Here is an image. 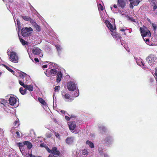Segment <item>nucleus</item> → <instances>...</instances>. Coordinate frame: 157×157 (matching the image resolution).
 Wrapping results in <instances>:
<instances>
[{"label": "nucleus", "instance_id": "nucleus-5", "mask_svg": "<svg viewBox=\"0 0 157 157\" xmlns=\"http://www.w3.org/2000/svg\"><path fill=\"white\" fill-rule=\"evenodd\" d=\"M9 104L10 105L14 106L15 107H17L18 105V101L15 97L12 96H10L9 100Z\"/></svg>", "mask_w": 157, "mask_h": 157}, {"label": "nucleus", "instance_id": "nucleus-50", "mask_svg": "<svg viewBox=\"0 0 157 157\" xmlns=\"http://www.w3.org/2000/svg\"><path fill=\"white\" fill-rule=\"evenodd\" d=\"M133 5H133L131 3V2H130V7L132 9L133 8Z\"/></svg>", "mask_w": 157, "mask_h": 157}, {"label": "nucleus", "instance_id": "nucleus-28", "mask_svg": "<svg viewBox=\"0 0 157 157\" xmlns=\"http://www.w3.org/2000/svg\"><path fill=\"white\" fill-rule=\"evenodd\" d=\"M19 91L22 94H24L26 93V90H24L22 87H21L19 89Z\"/></svg>", "mask_w": 157, "mask_h": 157}, {"label": "nucleus", "instance_id": "nucleus-49", "mask_svg": "<svg viewBox=\"0 0 157 157\" xmlns=\"http://www.w3.org/2000/svg\"><path fill=\"white\" fill-rule=\"evenodd\" d=\"M149 39H146L145 41L146 43L148 44V42H149Z\"/></svg>", "mask_w": 157, "mask_h": 157}, {"label": "nucleus", "instance_id": "nucleus-25", "mask_svg": "<svg viewBox=\"0 0 157 157\" xmlns=\"http://www.w3.org/2000/svg\"><path fill=\"white\" fill-rule=\"evenodd\" d=\"M22 18L25 20L28 21H29L30 22L32 21V19L30 17L26 16H22Z\"/></svg>", "mask_w": 157, "mask_h": 157}, {"label": "nucleus", "instance_id": "nucleus-23", "mask_svg": "<svg viewBox=\"0 0 157 157\" xmlns=\"http://www.w3.org/2000/svg\"><path fill=\"white\" fill-rule=\"evenodd\" d=\"M129 1L134 6L137 5L140 2V0H129Z\"/></svg>", "mask_w": 157, "mask_h": 157}, {"label": "nucleus", "instance_id": "nucleus-22", "mask_svg": "<svg viewBox=\"0 0 157 157\" xmlns=\"http://www.w3.org/2000/svg\"><path fill=\"white\" fill-rule=\"evenodd\" d=\"M24 88L26 90H28L30 91H32L33 89V86L32 85H26V86H25Z\"/></svg>", "mask_w": 157, "mask_h": 157}, {"label": "nucleus", "instance_id": "nucleus-47", "mask_svg": "<svg viewBox=\"0 0 157 157\" xmlns=\"http://www.w3.org/2000/svg\"><path fill=\"white\" fill-rule=\"evenodd\" d=\"M16 134H17V136L19 137L20 136V134L19 133V132L18 131H17L16 132Z\"/></svg>", "mask_w": 157, "mask_h": 157}, {"label": "nucleus", "instance_id": "nucleus-29", "mask_svg": "<svg viewBox=\"0 0 157 157\" xmlns=\"http://www.w3.org/2000/svg\"><path fill=\"white\" fill-rule=\"evenodd\" d=\"M56 48H57L58 51L59 52H60L62 49V47L59 45H57L56 46Z\"/></svg>", "mask_w": 157, "mask_h": 157}, {"label": "nucleus", "instance_id": "nucleus-62", "mask_svg": "<svg viewBox=\"0 0 157 157\" xmlns=\"http://www.w3.org/2000/svg\"><path fill=\"white\" fill-rule=\"evenodd\" d=\"M148 21H149L150 23H151V22H150V19H149V20H148Z\"/></svg>", "mask_w": 157, "mask_h": 157}, {"label": "nucleus", "instance_id": "nucleus-58", "mask_svg": "<svg viewBox=\"0 0 157 157\" xmlns=\"http://www.w3.org/2000/svg\"><path fill=\"white\" fill-rule=\"evenodd\" d=\"M125 29H122L120 30V31H124Z\"/></svg>", "mask_w": 157, "mask_h": 157}, {"label": "nucleus", "instance_id": "nucleus-52", "mask_svg": "<svg viewBox=\"0 0 157 157\" xmlns=\"http://www.w3.org/2000/svg\"><path fill=\"white\" fill-rule=\"evenodd\" d=\"M129 19L131 20L132 21H133V22H136V21H135V20L133 19L132 18H129Z\"/></svg>", "mask_w": 157, "mask_h": 157}, {"label": "nucleus", "instance_id": "nucleus-15", "mask_svg": "<svg viewBox=\"0 0 157 157\" xmlns=\"http://www.w3.org/2000/svg\"><path fill=\"white\" fill-rule=\"evenodd\" d=\"M62 76L63 75L61 72L59 71L57 73L56 76V81L57 82H59L60 81L62 77Z\"/></svg>", "mask_w": 157, "mask_h": 157}, {"label": "nucleus", "instance_id": "nucleus-3", "mask_svg": "<svg viewBox=\"0 0 157 157\" xmlns=\"http://www.w3.org/2000/svg\"><path fill=\"white\" fill-rule=\"evenodd\" d=\"M140 31L142 36L143 37H150L151 34L147 28L144 27L140 28Z\"/></svg>", "mask_w": 157, "mask_h": 157}, {"label": "nucleus", "instance_id": "nucleus-17", "mask_svg": "<svg viewBox=\"0 0 157 157\" xmlns=\"http://www.w3.org/2000/svg\"><path fill=\"white\" fill-rule=\"evenodd\" d=\"M17 146L19 147L21 151H24L25 150V145L24 144V142L23 143H18L17 144Z\"/></svg>", "mask_w": 157, "mask_h": 157}, {"label": "nucleus", "instance_id": "nucleus-43", "mask_svg": "<svg viewBox=\"0 0 157 157\" xmlns=\"http://www.w3.org/2000/svg\"><path fill=\"white\" fill-rule=\"evenodd\" d=\"M17 25H18V27L19 29V28L20 27V21L18 20H17Z\"/></svg>", "mask_w": 157, "mask_h": 157}, {"label": "nucleus", "instance_id": "nucleus-60", "mask_svg": "<svg viewBox=\"0 0 157 157\" xmlns=\"http://www.w3.org/2000/svg\"><path fill=\"white\" fill-rule=\"evenodd\" d=\"M23 74L25 75H26V74L25 73H23Z\"/></svg>", "mask_w": 157, "mask_h": 157}, {"label": "nucleus", "instance_id": "nucleus-53", "mask_svg": "<svg viewBox=\"0 0 157 157\" xmlns=\"http://www.w3.org/2000/svg\"><path fill=\"white\" fill-rule=\"evenodd\" d=\"M44 145H45L44 144H42L40 145V146L41 147H44Z\"/></svg>", "mask_w": 157, "mask_h": 157}, {"label": "nucleus", "instance_id": "nucleus-64", "mask_svg": "<svg viewBox=\"0 0 157 157\" xmlns=\"http://www.w3.org/2000/svg\"><path fill=\"white\" fill-rule=\"evenodd\" d=\"M127 51H128V52H129V50H128L127 49H126Z\"/></svg>", "mask_w": 157, "mask_h": 157}, {"label": "nucleus", "instance_id": "nucleus-30", "mask_svg": "<svg viewBox=\"0 0 157 157\" xmlns=\"http://www.w3.org/2000/svg\"><path fill=\"white\" fill-rule=\"evenodd\" d=\"M30 22L32 23L33 26L35 28L38 25L33 20H32V21H31Z\"/></svg>", "mask_w": 157, "mask_h": 157}, {"label": "nucleus", "instance_id": "nucleus-8", "mask_svg": "<svg viewBox=\"0 0 157 157\" xmlns=\"http://www.w3.org/2000/svg\"><path fill=\"white\" fill-rule=\"evenodd\" d=\"M57 71L56 69H52L50 70H48L44 73L47 76H49L50 75H54Z\"/></svg>", "mask_w": 157, "mask_h": 157}, {"label": "nucleus", "instance_id": "nucleus-11", "mask_svg": "<svg viewBox=\"0 0 157 157\" xmlns=\"http://www.w3.org/2000/svg\"><path fill=\"white\" fill-rule=\"evenodd\" d=\"M68 124L70 130L72 131L74 130L76 127V123L75 122H69Z\"/></svg>", "mask_w": 157, "mask_h": 157}, {"label": "nucleus", "instance_id": "nucleus-13", "mask_svg": "<svg viewBox=\"0 0 157 157\" xmlns=\"http://www.w3.org/2000/svg\"><path fill=\"white\" fill-rule=\"evenodd\" d=\"M136 63L138 65L141 67L144 66V63L143 60L140 58H139L136 59Z\"/></svg>", "mask_w": 157, "mask_h": 157}, {"label": "nucleus", "instance_id": "nucleus-1", "mask_svg": "<svg viewBox=\"0 0 157 157\" xmlns=\"http://www.w3.org/2000/svg\"><path fill=\"white\" fill-rule=\"evenodd\" d=\"M8 56H9L10 60L14 63H17L18 61V56L17 53L13 51L9 52L8 50L7 52Z\"/></svg>", "mask_w": 157, "mask_h": 157}, {"label": "nucleus", "instance_id": "nucleus-16", "mask_svg": "<svg viewBox=\"0 0 157 157\" xmlns=\"http://www.w3.org/2000/svg\"><path fill=\"white\" fill-rule=\"evenodd\" d=\"M126 3L125 0H118V5L121 7H124L125 6Z\"/></svg>", "mask_w": 157, "mask_h": 157}, {"label": "nucleus", "instance_id": "nucleus-10", "mask_svg": "<svg viewBox=\"0 0 157 157\" xmlns=\"http://www.w3.org/2000/svg\"><path fill=\"white\" fill-rule=\"evenodd\" d=\"M62 95L63 98L64 99L69 100L70 101H72L73 100V99L71 98L69 94L66 93L64 91L62 92Z\"/></svg>", "mask_w": 157, "mask_h": 157}, {"label": "nucleus", "instance_id": "nucleus-38", "mask_svg": "<svg viewBox=\"0 0 157 157\" xmlns=\"http://www.w3.org/2000/svg\"><path fill=\"white\" fill-rule=\"evenodd\" d=\"M19 84L22 86L24 88L25 87V86H26V85H25L24 82L21 81L19 80Z\"/></svg>", "mask_w": 157, "mask_h": 157}, {"label": "nucleus", "instance_id": "nucleus-46", "mask_svg": "<svg viewBox=\"0 0 157 157\" xmlns=\"http://www.w3.org/2000/svg\"><path fill=\"white\" fill-rule=\"evenodd\" d=\"M59 112L60 113H61V114H64L65 113V111L63 110H61L60 111H59Z\"/></svg>", "mask_w": 157, "mask_h": 157}, {"label": "nucleus", "instance_id": "nucleus-37", "mask_svg": "<svg viewBox=\"0 0 157 157\" xmlns=\"http://www.w3.org/2000/svg\"><path fill=\"white\" fill-rule=\"evenodd\" d=\"M79 95V93L78 90H77L75 92V93L74 94V96L75 97H77Z\"/></svg>", "mask_w": 157, "mask_h": 157}, {"label": "nucleus", "instance_id": "nucleus-63", "mask_svg": "<svg viewBox=\"0 0 157 157\" xmlns=\"http://www.w3.org/2000/svg\"><path fill=\"white\" fill-rule=\"evenodd\" d=\"M22 76H23V77L24 76V75H23V74H22Z\"/></svg>", "mask_w": 157, "mask_h": 157}, {"label": "nucleus", "instance_id": "nucleus-40", "mask_svg": "<svg viewBox=\"0 0 157 157\" xmlns=\"http://www.w3.org/2000/svg\"><path fill=\"white\" fill-rule=\"evenodd\" d=\"M46 150L49 153L52 154V150H50L48 147H47L46 148Z\"/></svg>", "mask_w": 157, "mask_h": 157}, {"label": "nucleus", "instance_id": "nucleus-27", "mask_svg": "<svg viewBox=\"0 0 157 157\" xmlns=\"http://www.w3.org/2000/svg\"><path fill=\"white\" fill-rule=\"evenodd\" d=\"M89 150L88 149H84L82 151V154L83 155H87L89 153Z\"/></svg>", "mask_w": 157, "mask_h": 157}, {"label": "nucleus", "instance_id": "nucleus-34", "mask_svg": "<svg viewBox=\"0 0 157 157\" xmlns=\"http://www.w3.org/2000/svg\"><path fill=\"white\" fill-rule=\"evenodd\" d=\"M20 42L23 45L27 43L26 41L22 39H20Z\"/></svg>", "mask_w": 157, "mask_h": 157}, {"label": "nucleus", "instance_id": "nucleus-9", "mask_svg": "<svg viewBox=\"0 0 157 157\" xmlns=\"http://www.w3.org/2000/svg\"><path fill=\"white\" fill-rule=\"evenodd\" d=\"M41 50L38 48L34 47L32 50V52L34 55H40V57H42L43 55L40 53Z\"/></svg>", "mask_w": 157, "mask_h": 157}, {"label": "nucleus", "instance_id": "nucleus-6", "mask_svg": "<svg viewBox=\"0 0 157 157\" xmlns=\"http://www.w3.org/2000/svg\"><path fill=\"white\" fill-rule=\"evenodd\" d=\"M157 59L156 56L153 55H151L147 58L146 60L150 65H152L155 64Z\"/></svg>", "mask_w": 157, "mask_h": 157}, {"label": "nucleus", "instance_id": "nucleus-26", "mask_svg": "<svg viewBox=\"0 0 157 157\" xmlns=\"http://www.w3.org/2000/svg\"><path fill=\"white\" fill-rule=\"evenodd\" d=\"M38 100L43 105H46V104L45 101L42 98H38Z\"/></svg>", "mask_w": 157, "mask_h": 157}, {"label": "nucleus", "instance_id": "nucleus-55", "mask_svg": "<svg viewBox=\"0 0 157 157\" xmlns=\"http://www.w3.org/2000/svg\"><path fill=\"white\" fill-rule=\"evenodd\" d=\"M32 157H42L40 156H35V155H33V156H32Z\"/></svg>", "mask_w": 157, "mask_h": 157}, {"label": "nucleus", "instance_id": "nucleus-24", "mask_svg": "<svg viewBox=\"0 0 157 157\" xmlns=\"http://www.w3.org/2000/svg\"><path fill=\"white\" fill-rule=\"evenodd\" d=\"M86 144L89 145V147L91 148H93L94 147V145L93 143L88 140L86 142Z\"/></svg>", "mask_w": 157, "mask_h": 157}, {"label": "nucleus", "instance_id": "nucleus-2", "mask_svg": "<svg viewBox=\"0 0 157 157\" xmlns=\"http://www.w3.org/2000/svg\"><path fill=\"white\" fill-rule=\"evenodd\" d=\"M105 23L111 32V34L113 36V37H115L116 38L117 34L116 32H114V31L116 29L115 25H113L108 20H106Z\"/></svg>", "mask_w": 157, "mask_h": 157}, {"label": "nucleus", "instance_id": "nucleus-44", "mask_svg": "<svg viewBox=\"0 0 157 157\" xmlns=\"http://www.w3.org/2000/svg\"><path fill=\"white\" fill-rule=\"evenodd\" d=\"M55 136L58 138H59V134L58 133L55 132Z\"/></svg>", "mask_w": 157, "mask_h": 157}, {"label": "nucleus", "instance_id": "nucleus-31", "mask_svg": "<svg viewBox=\"0 0 157 157\" xmlns=\"http://www.w3.org/2000/svg\"><path fill=\"white\" fill-rule=\"evenodd\" d=\"M30 22L32 23L33 26L35 28L38 25L33 20H32V21H31Z\"/></svg>", "mask_w": 157, "mask_h": 157}, {"label": "nucleus", "instance_id": "nucleus-59", "mask_svg": "<svg viewBox=\"0 0 157 157\" xmlns=\"http://www.w3.org/2000/svg\"><path fill=\"white\" fill-rule=\"evenodd\" d=\"M30 47V46H28V48L29 50Z\"/></svg>", "mask_w": 157, "mask_h": 157}, {"label": "nucleus", "instance_id": "nucleus-12", "mask_svg": "<svg viewBox=\"0 0 157 157\" xmlns=\"http://www.w3.org/2000/svg\"><path fill=\"white\" fill-rule=\"evenodd\" d=\"M74 140L73 137H68L66 138V141L67 144H71L73 143Z\"/></svg>", "mask_w": 157, "mask_h": 157}, {"label": "nucleus", "instance_id": "nucleus-21", "mask_svg": "<svg viewBox=\"0 0 157 157\" xmlns=\"http://www.w3.org/2000/svg\"><path fill=\"white\" fill-rule=\"evenodd\" d=\"M24 144L25 145V146H26L28 149H30L32 147L31 143L29 141H26L24 142Z\"/></svg>", "mask_w": 157, "mask_h": 157}, {"label": "nucleus", "instance_id": "nucleus-19", "mask_svg": "<svg viewBox=\"0 0 157 157\" xmlns=\"http://www.w3.org/2000/svg\"><path fill=\"white\" fill-rule=\"evenodd\" d=\"M24 150H24V151H21V152L22 155L25 157H32V156L33 155L31 154H29V153L25 152Z\"/></svg>", "mask_w": 157, "mask_h": 157}, {"label": "nucleus", "instance_id": "nucleus-45", "mask_svg": "<svg viewBox=\"0 0 157 157\" xmlns=\"http://www.w3.org/2000/svg\"><path fill=\"white\" fill-rule=\"evenodd\" d=\"M47 65H44L42 66V67L43 69H45L47 68Z\"/></svg>", "mask_w": 157, "mask_h": 157}, {"label": "nucleus", "instance_id": "nucleus-39", "mask_svg": "<svg viewBox=\"0 0 157 157\" xmlns=\"http://www.w3.org/2000/svg\"><path fill=\"white\" fill-rule=\"evenodd\" d=\"M155 72L154 74L155 76L156 77H155V78L156 80V81L157 82V67L155 69Z\"/></svg>", "mask_w": 157, "mask_h": 157}, {"label": "nucleus", "instance_id": "nucleus-48", "mask_svg": "<svg viewBox=\"0 0 157 157\" xmlns=\"http://www.w3.org/2000/svg\"><path fill=\"white\" fill-rule=\"evenodd\" d=\"M65 119H66V120H67V121L69 120L70 119V118L67 116H65Z\"/></svg>", "mask_w": 157, "mask_h": 157}, {"label": "nucleus", "instance_id": "nucleus-36", "mask_svg": "<svg viewBox=\"0 0 157 157\" xmlns=\"http://www.w3.org/2000/svg\"><path fill=\"white\" fill-rule=\"evenodd\" d=\"M60 87L59 86H55V91L58 92L59 90Z\"/></svg>", "mask_w": 157, "mask_h": 157}, {"label": "nucleus", "instance_id": "nucleus-51", "mask_svg": "<svg viewBox=\"0 0 157 157\" xmlns=\"http://www.w3.org/2000/svg\"><path fill=\"white\" fill-rule=\"evenodd\" d=\"M34 60L36 61V62H39V60L37 58H36L34 59Z\"/></svg>", "mask_w": 157, "mask_h": 157}, {"label": "nucleus", "instance_id": "nucleus-54", "mask_svg": "<svg viewBox=\"0 0 157 157\" xmlns=\"http://www.w3.org/2000/svg\"><path fill=\"white\" fill-rule=\"evenodd\" d=\"M104 157H109V156L108 155L106 154H105L104 155Z\"/></svg>", "mask_w": 157, "mask_h": 157}, {"label": "nucleus", "instance_id": "nucleus-56", "mask_svg": "<svg viewBox=\"0 0 157 157\" xmlns=\"http://www.w3.org/2000/svg\"><path fill=\"white\" fill-rule=\"evenodd\" d=\"M104 128L103 127H101H101H100V130H101V129H102L103 130H103V128Z\"/></svg>", "mask_w": 157, "mask_h": 157}, {"label": "nucleus", "instance_id": "nucleus-20", "mask_svg": "<svg viewBox=\"0 0 157 157\" xmlns=\"http://www.w3.org/2000/svg\"><path fill=\"white\" fill-rule=\"evenodd\" d=\"M150 3L151 6L152 7L154 10H155L157 8V6L156 1H151Z\"/></svg>", "mask_w": 157, "mask_h": 157}, {"label": "nucleus", "instance_id": "nucleus-14", "mask_svg": "<svg viewBox=\"0 0 157 157\" xmlns=\"http://www.w3.org/2000/svg\"><path fill=\"white\" fill-rule=\"evenodd\" d=\"M8 105V102L5 100L3 99H0V106L3 107Z\"/></svg>", "mask_w": 157, "mask_h": 157}, {"label": "nucleus", "instance_id": "nucleus-32", "mask_svg": "<svg viewBox=\"0 0 157 157\" xmlns=\"http://www.w3.org/2000/svg\"><path fill=\"white\" fill-rule=\"evenodd\" d=\"M4 66L9 71H10V72L13 73V71L12 70L11 68H10L9 67L6 66L5 65H4Z\"/></svg>", "mask_w": 157, "mask_h": 157}, {"label": "nucleus", "instance_id": "nucleus-35", "mask_svg": "<svg viewBox=\"0 0 157 157\" xmlns=\"http://www.w3.org/2000/svg\"><path fill=\"white\" fill-rule=\"evenodd\" d=\"M152 25L154 31H155L156 30L157 28L156 25L154 23H152Z\"/></svg>", "mask_w": 157, "mask_h": 157}, {"label": "nucleus", "instance_id": "nucleus-42", "mask_svg": "<svg viewBox=\"0 0 157 157\" xmlns=\"http://www.w3.org/2000/svg\"><path fill=\"white\" fill-rule=\"evenodd\" d=\"M19 121L18 119H17L16 120V121H15L14 122V127H15V126H16V125L18 123V122Z\"/></svg>", "mask_w": 157, "mask_h": 157}, {"label": "nucleus", "instance_id": "nucleus-61", "mask_svg": "<svg viewBox=\"0 0 157 157\" xmlns=\"http://www.w3.org/2000/svg\"><path fill=\"white\" fill-rule=\"evenodd\" d=\"M51 137V135H49V136H48V137Z\"/></svg>", "mask_w": 157, "mask_h": 157}, {"label": "nucleus", "instance_id": "nucleus-33", "mask_svg": "<svg viewBox=\"0 0 157 157\" xmlns=\"http://www.w3.org/2000/svg\"><path fill=\"white\" fill-rule=\"evenodd\" d=\"M98 8L99 10H103L102 6L100 4L98 5Z\"/></svg>", "mask_w": 157, "mask_h": 157}, {"label": "nucleus", "instance_id": "nucleus-7", "mask_svg": "<svg viewBox=\"0 0 157 157\" xmlns=\"http://www.w3.org/2000/svg\"><path fill=\"white\" fill-rule=\"evenodd\" d=\"M67 87L70 91H73L76 88V86L75 82H70L68 83Z\"/></svg>", "mask_w": 157, "mask_h": 157}, {"label": "nucleus", "instance_id": "nucleus-41", "mask_svg": "<svg viewBox=\"0 0 157 157\" xmlns=\"http://www.w3.org/2000/svg\"><path fill=\"white\" fill-rule=\"evenodd\" d=\"M35 28L36 29V30L37 31H39L40 30V26H39L38 25Z\"/></svg>", "mask_w": 157, "mask_h": 157}, {"label": "nucleus", "instance_id": "nucleus-18", "mask_svg": "<svg viewBox=\"0 0 157 157\" xmlns=\"http://www.w3.org/2000/svg\"><path fill=\"white\" fill-rule=\"evenodd\" d=\"M52 154L59 155L60 154V152L57 150L56 147H53L52 148Z\"/></svg>", "mask_w": 157, "mask_h": 157}, {"label": "nucleus", "instance_id": "nucleus-4", "mask_svg": "<svg viewBox=\"0 0 157 157\" xmlns=\"http://www.w3.org/2000/svg\"><path fill=\"white\" fill-rule=\"evenodd\" d=\"M33 31V29L31 27L23 28L21 30L22 35L24 36H26L30 34Z\"/></svg>", "mask_w": 157, "mask_h": 157}, {"label": "nucleus", "instance_id": "nucleus-57", "mask_svg": "<svg viewBox=\"0 0 157 157\" xmlns=\"http://www.w3.org/2000/svg\"><path fill=\"white\" fill-rule=\"evenodd\" d=\"M113 7H114V8H117V5H113Z\"/></svg>", "mask_w": 157, "mask_h": 157}]
</instances>
